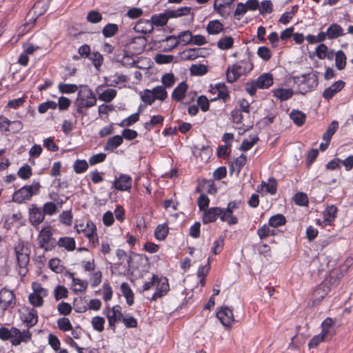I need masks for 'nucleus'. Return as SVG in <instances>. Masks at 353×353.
Instances as JSON below:
<instances>
[{
	"label": "nucleus",
	"mask_w": 353,
	"mask_h": 353,
	"mask_svg": "<svg viewBox=\"0 0 353 353\" xmlns=\"http://www.w3.org/2000/svg\"><path fill=\"white\" fill-rule=\"evenodd\" d=\"M15 253L18 265L20 269L19 270V274L24 276L27 272L26 266L30 261L29 250L23 245L19 244L15 247Z\"/></svg>",
	"instance_id": "5"
},
{
	"label": "nucleus",
	"mask_w": 353,
	"mask_h": 353,
	"mask_svg": "<svg viewBox=\"0 0 353 353\" xmlns=\"http://www.w3.org/2000/svg\"><path fill=\"white\" fill-rule=\"evenodd\" d=\"M73 168L77 174H81L88 170V164L85 160L78 159L74 162Z\"/></svg>",
	"instance_id": "56"
},
{
	"label": "nucleus",
	"mask_w": 353,
	"mask_h": 353,
	"mask_svg": "<svg viewBox=\"0 0 353 353\" xmlns=\"http://www.w3.org/2000/svg\"><path fill=\"white\" fill-rule=\"evenodd\" d=\"M342 34L343 29L336 23L331 25L327 30V36L329 39H336Z\"/></svg>",
	"instance_id": "38"
},
{
	"label": "nucleus",
	"mask_w": 353,
	"mask_h": 353,
	"mask_svg": "<svg viewBox=\"0 0 353 353\" xmlns=\"http://www.w3.org/2000/svg\"><path fill=\"white\" fill-rule=\"evenodd\" d=\"M104 323H105V319L104 318L101 316H94L92 319V325L94 328V330H97V332H102L104 329Z\"/></svg>",
	"instance_id": "57"
},
{
	"label": "nucleus",
	"mask_w": 353,
	"mask_h": 353,
	"mask_svg": "<svg viewBox=\"0 0 353 353\" xmlns=\"http://www.w3.org/2000/svg\"><path fill=\"white\" fill-rule=\"evenodd\" d=\"M176 37L179 41V43H182L183 46L192 43V34L189 30L180 32Z\"/></svg>",
	"instance_id": "50"
},
{
	"label": "nucleus",
	"mask_w": 353,
	"mask_h": 353,
	"mask_svg": "<svg viewBox=\"0 0 353 353\" xmlns=\"http://www.w3.org/2000/svg\"><path fill=\"white\" fill-rule=\"evenodd\" d=\"M139 119V112L132 114L130 117L124 119L121 123H119V125L121 127L124 126H130L134 123L137 122Z\"/></svg>",
	"instance_id": "52"
},
{
	"label": "nucleus",
	"mask_w": 353,
	"mask_h": 353,
	"mask_svg": "<svg viewBox=\"0 0 353 353\" xmlns=\"http://www.w3.org/2000/svg\"><path fill=\"white\" fill-rule=\"evenodd\" d=\"M294 203L300 206L307 205L308 203V198L305 193L298 192L294 196Z\"/></svg>",
	"instance_id": "62"
},
{
	"label": "nucleus",
	"mask_w": 353,
	"mask_h": 353,
	"mask_svg": "<svg viewBox=\"0 0 353 353\" xmlns=\"http://www.w3.org/2000/svg\"><path fill=\"white\" fill-rule=\"evenodd\" d=\"M168 227L167 223L159 225L154 231V236L158 240H164L168 234Z\"/></svg>",
	"instance_id": "40"
},
{
	"label": "nucleus",
	"mask_w": 353,
	"mask_h": 353,
	"mask_svg": "<svg viewBox=\"0 0 353 353\" xmlns=\"http://www.w3.org/2000/svg\"><path fill=\"white\" fill-rule=\"evenodd\" d=\"M216 316L225 327H230L234 322L233 312L229 307H222L216 312Z\"/></svg>",
	"instance_id": "12"
},
{
	"label": "nucleus",
	"mask_w": 353,
	"mask_h": 353,
	"mask_svg": "<svg viewBox=\"0 0 353 353\" xmlns=\"http://www.w3.org/2000/svg\"><path fill=\"white\" fill-rule=\"evenodd\" d=\"M121 290L123 295L126 299L128 305H132L134 303V293L127 283H122L121 285Z\"/></svg>",
	"instance_id": "32"
},
{
	"label": "nucleus",
	"mask_w": 353,
	"mask_h": 353,
	"mask_svg": "<svg viewBox=\"0 0 353 353\" xmlns=\"http://www.w3.org/2000/svg\"><path fill=\"white\" fill-rule=\"evenodd\" d=\"M290 117L293 122L299 127L305 123L306 119L305 114L299 110H292Z\"/></svg>",
	"instance_id": "31"
},
{
	"label": "nucleus",
	"mask_w": 353,
	"mask_h": 353,
	"mask_svg": "<svg viewBox=\"0 0 353 353\" xmlns=\"http://www.w3.org/2000/svg\"><path fill=\"white\" fill-rule=\"evenodd\" d=\"M214 94H217L216 97L212 98L211 101H215L216 99H223L224 102L227 101L229 98V94L228 91V88L224 83H219L216 85L215 88H212Z\"/></svg>",
	"instance_id": "22"
},
{
	"label": "nucleus",
	"mask_w": 353,
	"mask_h": 353,
	"mask_svg": "<svg viewBox=\"0 0 353 353\" xmlns=\"http://www.w3.org/2000/svg\"><path fill=\"white\" fill-rule=\"evenodd\" d=\"M179 44V41L177 39L176 36H168L165 39H162L159 41V48H161L163 52H170Z\"/></svg>",
	"instance_id": "18"
},
{
	"label": "nucleus",
	"mask_w": 353,
	"mask_h": 353,
	"mask_svg": "<svg viewBox=\"0 0 353 353\" xmlns=\"http://www.w3.org/2000/svg\"><path fill=\"white\" fill-rule=\"evenodd\" d=\"M123 137L119 135H116L108 139L104 147V150L112 152L123 143Z\"/></svg>",
	"instance_id": "27"
},
{
	"label": "nucleus",
	"mask_w": 353,
	"mask_h": 353,
	"mask_svg": "<svg viewBox=\"0 0 353 353\" xmlns=\"http://www.w3.org/2000/svg\"><path fill=\"white\" fill-rule=\"evenodd\" d=\"M30 304L34 307H41L43 305V297L37 294L32 293L28 296Z\"/></svg>",
	"instance_id": "63"
},
{
	"label": "nucleus",
	"mask_w": 353,
	"mask_h": 353,
	"mask_svg": "<svg viewBox=\"0 0 353 353\" xmlns=\"http://www.w3.org/2000/svg\"><path fill=\"white\" fill-rule=\"evenodd\" d=\"M57 107V103L52 101H48L46 102L41 103L38 107V111L41 114L46 113L48 110H54Z\"/></svg>",
	"instance_id": "61"
},
{
	"label": "nucleus",
	"mask_w": 353,
	"mask_h": 353,
	"mask_svg": "<svg viewBox=\"0 0 353 353\" xmlns=\"http://www.w3.org/2000/svg\"><path fill=\"white\" fill-rule=\"evenodd\" d=\"M232 121L235 123L236 125V128L241 130L242 132H239V134H243L245 131L248 130L251 126L245 125L243 123V114L241 110H234L231 112Z\"/></svg>",
	"instance_id": "19"
},
{
	"label": "nucleus",
	"mask_w": 353,
	"mask_h": 353,
	"mask_svg": "<svg viewBox=\"0 0 353 353\" xmlns=\"http://www.w3.org/2000/svg\"><path fill=\"white\" fill-rule=\"evenodd\" d=\"M41 185L39 182H34L30 185H25L17 190L12 196V201L22 203L30 200L33 195L39 194Z\"/></svg>",
	"instance_id": "3"
},
{
	"label": "nucleus",
	"mask_w": 353,
	"mask_h": 353,
	"mask_svg": "<svg viewBox=\"0 0 353 353\" xmlns=\"http://www.w3.org/2000/svg\"><path fill=\"white\" fill-rule=\"evenodd\" d=\"M206 30L209 34H217L223 30V25L219 20L210 21Z\"/></svg>",
	"instance_id": "30"
},
{
	"label": "nucleus",
	"mask_w": 353,
	"mask_h": 353,
	"mask_svg": "<svg viewBox=\"0 0 353 353\" xmlns=\"http://www.w3.org/2000/svg\"><path fill=\"white\" fill-rule=\"evenodd\" d=\"M168 21V20L167 19L166 14L164 12L158 15H153L151 18V21L153 23V26H163L167 23Z\"/></svg>",
	"instance_id": "49"
},
{
	"label": "nucleus",
	"mask_w": 353,
	"mask_h": 353,
	"mask_svg": "<svg viewBox=\"0 0 353 353\" xmlns=\"http://www.w3.org/2000/svg\"><path fill=\"white\" fill-rule=\"evenodd\" d=\"M15 295L12 291L4 288L0 290V305L3 310L13 307L15 304Z\"/></svg>",
	"instance_id": "10"
},
{
	"label": "nucleus",
	"mask_w": 353,
	"mask_h": 353,
	"mask_svg": "<svg viewBox=\"0 0 353 353\" xmlns=\"http://www.w3.org/2000/svg\"><path fill=\"white\" fill-rule=\"evenodd\" d=\"M113 185L114 188L118 190H128L132 186V179L128 175L121 174L119 179L114 180Z\"/></svg>",
	"instance_id": "17"
},
{
	"label": "nucleus",
	"mask_w": 353,
	"mask_h": 353,
	"mask_svg": "<svg viewBox=\"0 0 353 353\" xmlns=\"http://www.w3.org/2000/svg\"><path fill=\"white\" fill-rule=\"evenodd\" d=\"M43 213L45 215H53L55 214L58 211L57 205L53 202H47L46 203L42 208Z\"/></svg>",
	"instance_id": "58"
},
{
	"label": "nucleus",
	"mask_w": 353,
	"mask_h": 353,
	"mask_svg": "<svg viewBox=\"0 0 353 353\" xmlns=\"http://www.w3.org/2000/svg\"><path fill=\"white\" fill-rule=\"evenodd\" d=\"M187 89H188V85L185 82L180 83L174 89L172 94V98L177 101L182 100L185 97Z\"/></svg>",
	"instance_id": "29"
},
{
	"label": "nucleus",
	"mask_w": 353,
	"mask_h": 353,
	"mask_svg": "<svg viewBox=\"0 0 353 353\" xmlns=\"http://www.w3.org/2000/svg\"><path fill=\"white\" fill-rule=\"evenodd\" d=\"M152 90L154 92L155 99L164 101L168 97L167 92L163 86H157Z\"/></svg>",
	"instance_id": "59"
},
{
	"label": "nucleus",
	"mask_w": 353,
	"mask_h": 353,
	"mask_svg": "<svg viewBox=\"0 0 353 353\" xmlns=\"http://www.w3.org/2000/svg\"><path fill=\"white\" fill-rule=\"evenodd\" d=\"M258 141L259 137L256 135L250 136V140L244 139L239 149L241 151H248L250 150Z\"/></svg>",
	"instance_id": "44"
},
{
	"label": "nucleus",
	"mask_w": 353,
	"mask_h": 353,
	"mask_svg": "<svg viewBox=\"0 0 353 353\" xmlns=\"http://www.w3.org/2000/svg\"><path fill=\"white\" fill-rule=\"evenodd\" d=\"M337 212V208L334 205H330L327 207L325 211V219L324 222L330 223L332 221L335 217Z\"/></svg>",
	"instance_id": "53"
},
{
	"label": "nucleus",
	"mask_w": 353,
	"mask_h": 353,
	"mask_svg": "<svg viewBox=\"0 0 353 353\" xmlns=\"http://www.w3.org/2000/svg\"><path fill=\"white\" fill-rule=\"evenodd\" d=\"M77 230L79 233L81 231L83 232L86 237L88 238L90 241H94L96 238V226L94 223L88 221L86 223L85 227L83 226V224L79 225H77Z\"/></svg>",
	"instance_id": "15"
},
{
	"label": "nucleus",
	"mask_w": 353,
	"mask_h": 353,
	"mask_svg": "<svg viewBox=\"0 0 353 353\" xmlns=\"http://www.w3.org/2000/svg\"><path fill=\"white\" fill-rule=\"evenodd\" d=\"M221 208L218 207L210 208L205 211L203 216V222L204 224L214 222L218 217L221 218Z\"/></svg>",
	"instance_id": "20"
},
{
	"label": "nucleus",
	"mask_w": 353,
	"mask_h": 353,
	"mask_svg": "<svg viewBox=\"0 0 353 353\" xmlns=\"http://www.w3.org/2000/svg\"><path fill=\"white\" fill-rule=\"evenodd\" d=\"M335 65L339 70H342L346 65V56L342 50H339L335 54Z\"/></svg>",
	"instance_id": "42"
},
{
	"label": "nucleus",
	"mask_w": 353,
	"mask_h": 353,
	"mask_svg": "<svg viewBox=\"0 0 353 353\" xmlns=\"http://www.w3.org/2000/svg\"><path fill=\"white\" fill-rule=\"evenodd\" d=\"M58 88L61 93L66 94L74 93L78 90L75 84L59 83Z\"/></svg>",
	"instance_id": "60"
},
{
	"label": "nucleus",
	"mask_w": 353,
	"mask_h": 353,
	"mask_svg": "<svg viewBox=\"0 0 353 353\" xmlns=\"http://www.w3.org/2000/svg\"><path fill=\"white\" fill-rule=\"evenodd\" d=\"M285 222V217L283 214H277L270 218L269 225L276 228L281 225H283Z\"/></svg>",
	"instance_id": "43"
},
{
	"label": "nucleus",
	"mask_w": 353,
	"mask_h": 353,
	"mask_svg": "<svg viewBox=\"0 0 353 353\" xmlns=\"http://www.w3.org/2000/svg\"><path fill=\"white\" fill-rule=\"evenodd\" d=\"M156 292L153 294L151 300L156 301L159 298L164 296L167 294L169 290V284L168 282V279H159L156 283Z\"/></svg>",
	"instance_id": "14"
},
{
	"label": "nucleus",
	"mask_w": 353,
	"mask_h": 353,
	"mask_svg": "<svg viewBox=\"0 0 353 353\" xmlns=\"http://www.w3.org/2000/svg\"><path fill=\"white\" fill-rule=\"evenodd\" d=\"M37 241L39 248L44 249L45 251L51 250L56 246L50 227H46L40 231Z\"/></svg>",
	"instance_id": "4"
},
{
	"label": "nucleus",
	"mask_w": 353,
	"mask_h": 353,
	"mask_svg": "<svg viewBox=\"0 0 353 353\" xmlns=\"http://www.w3.org/2000/svg\"><path fill=\"white\" fill-rule=\"evenodd\" d=\"M57 325L59 329L63 332L72 330V325L69 319L65 317L59 319L57 321Z\"/></svg>",
	"instance_id": "55"
},
{
	"label": "nucleus",
	"mask_w": 353,
	"mask_h": 353,
	"mask_svg": "<svg viewBox=\"0 0 353 353\" xmlns=\"http://www.w3.org/2000/svg\"><path fill=\"white\" fill-rule=\"evenodd\" d=\"M117 90L112 88L106 89L99 95V100L108 103L112 101L117 96Z\"/></svg>",
	"instance_id": "41"
},
{
	"label": "nucleus",
	"mask_w": 353,
	"mask_h": 353,
	"mask_svg": "<svg viewBox=\"0 0 353 353\" xmlns=\"http://www.w3.org/2000/svg\"><path fill=\"white\" fill-rule=\"evenodd\" d=\"M97 97L92 90L88 85H81L77 97L74 102L75 112L73 113L74 117L77 118L83 116L85 113L83 109L90 108L97 103Z\"/></svg>",
	"instance_id": "1"
},
{
	"label": "nucleus",
	"mask_w": 353,
	"mask_h": 353,
	"mask_svg": "<svg viewBox=\"0 0 353 353\" xmlns=\"http://www.w3.org/2000/svg\"><path fill=\"white\" fill-rule=\"evenodd\" d=\"M119 32V26L116 23H108L102 29V34L104 37L110 38L114 37Z\"/></svg>",
	"instance_id": "35"
},
{
	"label": "nucleus",
	"mask_w": 353,
	"mask_h": 353,
	"mask_svg": "<svg viewBox=\"0 0 353 353\" xmlns=\"http://www.w3.org/2000/svg\"><path fill=\"white\" fill-rule=\"evenodd\" d=\"M21 319L26 323L28 327L35 325L38 322L37 311L29 307H23L21 312Z\"/></svg>",
	"instance_id": "9"
},
{
	"label": "nucleus",
	"mask_w": 353,
	"mask_h": 353,
	"mask_svg": "<svg viewBox=\"0 0 353 353\" xmlns=\"http://www.w3.org/2000/svg\"><path fill=\"white\" fill-rule=\"evenodd\" d=\"M255 81L256 82L259 88H268L273 83L272 75L269 73L263 74L259 76Z\"/></svg>",
	"instance_id": "28"
},
{
	"label": "nucleus",
	"mask_w": 353,
	"mask_h": 353,
	"mask_svg": "<svg viewBox=\"0 0 353 353\" xmlns=\"http://www.w3.org/2000/svg\"><path fill=\"white\" fill-rule=\"evenodd\" d=\"M86 19L90 23H98L102 21L103 17L99 12L92 10L88 13Z\"/></svg>",
	"instance_id": "47"
},
{
	"label": "nucleus",
	"mask_w": 353,
	"mask_h": 353,
	"mask_svg": "<svg viewBox=\"0 0 353 353\" xmlns=\"http://www.w3.org/2000/svg\"><path fill=\"white\" fill-rule=\"evenodd\" d=\"M32 174V168L28 164L20 168L17 173L18 176L22 179H29Z\"/></svg>",
	"instance_id": "64"
},
{
	"label": "nucleus",
	"mask_w": 353,
	"mask_h": 353,
	"mask_svg": "<svg viewBox=\"0 0 353 353\" xmlns=\"http://www.w3.org/2000/svg\"><path fill=\"white\" fill-rule=\"evenodd\" d=\"M164 118L161 115H155L153 116L150 121H148L145 123L144 127L148 131H150L154 125L162 124Z\"/></svg>",
	"instance_id": "45"
},
{
	"label": "nucleus",
	"mask_w": 353,
	"mask_h": 353,
	"mask_svg": "<svg viewBox=\"0 0 353 353\" xmlns=\"http://www.w3.org/2000/svg\"><path fill=\"white\" fill-rule=\"evenodd\" d=\"M236 72H239V70H237V68H236L235 64H233L232 66L228 68L226 70V77L228 82L233 83L242 75L241 73Z\"/></svg>",
	"instance_id": "37"
},
{
	"label": "nucleus",
	"mask_w": 353,
	"mask_h": 353,
	"mask_svg": "<svg viewBox=\"0 0 353 353\" xmlns=\"http://www.w3.org/2000/svg\"><path fill=\"white\" fill-rule=\"evenodd\" d=\"M45 218V213L41 208L36 204H32L29 208V221L34 227L41 223Z\"/></svg>",
	"instance_id": "11"
},
{
	"label": "nucleus",
	"mask_w": 353,
	"mask_h": 353,
	"mask_svg": "<svg viewBox=\"0 0 353 353\" xmlns=\"http://www.w3.org/2000/svg\"><path fill=\"white\" fill-rule=\"evenodd\" d=\"M60 248H65L68 252H72L76 248L75 240L73 237L64 236L59 239L56 243Z\"/></svg>",
	"instance_id": "23"
},
{
	"label": "nucleus",
	"mask_w": 353,
	"mask_h": 353,
	"mask_svg": "<svg viewBox=\"0 0 353 353\" xmlns=\"http://www.w3.org/2000/svg\"><path fill=\"white\" fill-rule=\"evenodd\" d=\"M256 53L257 55L265 61H269L272 57V52L266 46L259 47Z\"/></svg>",
	"instance_id": "54"
},
{
	"label": "nucleus",
	"mask_w": 353,
	"mask_h": 353,
	"mask_svg": "<svg viewBox=\"0 0 353 353\" xmlns=\"http://www.w3.org/2000/svg\"><path fill=\"white\" fill-rule=\"evenodd\" d=\"M232 212L228 209H221V220L227 222L229 225L237 223L238 219L232 215Z\"/></svg>",
	"instance_id": "34"
},
{
	"label": "nucleus",
	"mask_w": 353,
	"mask_h": 353,
	"mask_svg": "<svg viewBox=\"0 0 353 353\" xmlns=\"http://www.w3.org/2000/svg\"><path fill=\"white\" fill-rule=\"evenodd\" d=\"M234 64L236 65L237 70H239L238 72L241 73L242 75L250 72L253 68V64L250 61L249 57L236 61Z\"/></svg>",
	"instance_id": "26"
},
{
	"label": "nucleus",
	"mask_w": 353,
	"mask_h": 353,
	"mask_svg": "<svg viewBox=\"0 0 353 353\" xmlns=\"http://www.w3.org/2000/svg\"><path fill=\"white\" fill-rule=\"evenodd\" d=\"M234 40L231 37H224L217 43V46L221 50H228L233 46Z\"/></svg>",
	"instance_id": "48"
},
{
	"label": "nucleus",
	"mask_w": 353,
	"mask_h": 353,
	"mask_svg": "<svg viewBox=\"0 0 353 353\" xmlns=\"http://www.w3.org/2000/svg\"><path fill=\"white\" fill-rule=\"evenodd\" d=\"M313 272L316 271L318 274L325 270L328 267V261L326 256L320 254L312 259L310 265Z\"/></svg>",
	"instance_id": "13"
},
{
	"label": "nucleus",
	"mask_w": 353,
	"mask_h": 353,
	"mask_svg": "<svg viewBox=\"0 0 353 353\" xmlns=\"http://www.w3.org/2000/svg\"><path fill=\"white\" fill-rule=\"evenodd\" d=\"M317 72L303 75V81L299 84L300 92L303 94L314 89L319 83Z\"/></svg>",
	"instance_id": "6"
},
{
	"label": "nucleus",
	"mask_w": 353,
	"mask_h": 353,
	"mask_svg": "<svg viewBox=\"0 0 353 353\" xmlns=\"http://www.w3.org/2000/svg\"><path fill=\"white\" fill-rule=\"evenodd\" d=\"M31 337L32 333L28 329L21 331L17 327H12V334L10 342L13 346L19 345L22 343H27L31 340Z\"/></svg>",
	"instance_id": "7"
},
{
	"label": "nucleus",
	"mask_w": 353,
	"mask_h": 353,
	"mask_svg": "<svg viewBox=\"0 0 353 353\" xmlns=\"http://www.w3.org/2000/svg\"><path fill=\"white\" fill-rule=\"evenodd\" d=\"M190 74L192 75H203L208 72V68L203 64H194L190 67Z\"/></svg>",
	"instance_id": "51"
},
{
	"label": "nucleus",
	"mask_w": 353,
	"mask_h": 353,
	"mask_svg": "<svg viewBox=\"0 0 353 353\" xmlns=\"http://www.w3.org/2000/svg\"><path fill=\"white\" fill-rule=\"evenodd\" d=\"M293 91L290 88L277 89L274 92V96L281 101H285L291 98L293 95Z\"/></svg>",
	"instance_id": "39"
},
{
	"label": "nucleus",
	"mask_w": 353,
	"mask_h": 353,
	"mask_svg": "<svg viewBox=\"0 0 353 353\" xmlns=\"http://www.w3.org/2000/svg\"><path fill=\"white\" fill-rule=\"evenodd\" d=\"M261 188L265 187L266 192H269L271 194H274L276 192L277 190V183L276 179L274 178L269 179L268 183L263 181L261 185Z\"/></svg>",
	"instance_id": "46"
},
{
	"label": "nucleus",
	"mask_w": 353,
	"mask_h": 353,
	"mask_svg": "<svg viewBox=\"0 0 353 353\" xmlns=\"http://www.w3.org/2000/svg\"><path fill=\"white\" fill-rule=\"evenodd\" d=\"M345 86V82L339 80L326 88L323 92V97L327 100L331 99L336 93L339 92Z\"/></svg>",
	"instance_id": "16"
},
{
	"label": "nucleus",
	"mask_w": 353,
	"mask_h": 353,
	"mask_svg": "<svg viewBox=\"0 0 353 353\" xmlns=\"http://www.w3.org/2000/svg\"><path fill=\"white\" fill-rule=\"evenodd\" d=\"M51 0H41L35 3L33 10L35 14L42 15L44 14L50 3Z\"/></svg>",
	"instance_id": "36"
},
{
	"label": "nucleus",
	"mask_w": 353,
	"mask_h": 353,
	"mask_svg": "<svg viewBox=\"0 0 353 353\" xmlns=\"http://www.w3.org/2000/svg\"><path fill=\"white\" fill-rule=\"evenodd\" d=\"M333 324L334 323L331 318L325 319L321 324L322 331L321 334L326 339L331 338L334 334Z\"/></svg>",
	"instance_id": "25"
},
{
	"label": "nucleus",
	"mask_w": 353,
	"mask_h": 353,
	"mask_svg": "<svg viewBox=\"0 0 353 353\" xmlns=\"http://www.w3.org/2000/svg\"><path fill=\"white\" fill-rule=\"evenodd\" d=\"M134 29L137 32L147 34L153 31L154 27L151 20L140 19L135 25Z\"/></svg>",
	"instance_id": "21"
},
{
	"label": "nucleus",
	"mask_w": 353,
	"mask_h": 353,
	"mask_svg": "<svg viewBox=\"0 0 353 353\" xmlns=\"http://www.w3.org/2000/svg\"><path fill=\"white\" fill-rule=\"evenodd\" d=\"M200 48H189L181 52V57L184 60H194L201 56Z\"/></svg>",
	"instance_id": "33"
},
{
	"label": "nucleus",
	"mask_w": 353,
	"mask_h": 353,
	"mask_svg": "<svg viewBox=\"0 0 353 353\" xmlns=\"http://www.w3.org/2000/svg\"><path fill=\"white\" fill-rule=\"evenodd\" d=\"M147 44V39L145 37H135L131 39L129 45L133 46L132 49L136 53H141L143 51Z\"/></svg>",
	"instance_id": "24"
},
{
	"label": "nucleus",
	"mask_w": 353,
	"mask_h": 353,
	"mask_svg": "<svg viewBox=\"0 0 353 353\" xmlns=\"http://www.w3.org/2000/svg\"><path fill=\"white\" fill-rule=\"evenodd\" d=\"M104 314H106L110 327L114 330L116 323L122 319L123 316L121 307L119 305L113 306L112 309L107 307L104 310Z\"/></svg>",
	"instance_id": "8"
},
{
	"label": "nucleus",
	"mask_w": 353,
	"mask_h": 353,
	"mask_svg": "<svg viewBox=\"0 0 353 353\" xmlns=\"http://www.w3.org/2000/svg\"><path fill=\"white\" fill-rule=\"evenodd\" d=\"M334 276L339 279L343 276L341 273L338 274L337 272H332L329 279L324 281L316 288L308 301L309 306L314 307L319 305L330 290V285L337 284L336 279H334Z\"/></svg>",
	"instance_id": "2"
}]
</instances>
